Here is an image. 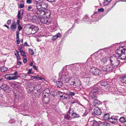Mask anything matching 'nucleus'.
Masks as SVG:
<instances>
[{
    "mask_svg": "<svg viewBox=\"0 0 126 126\" xmlns=\"http://www.w3.org/2000/svg\"><path fill=\"white\" fill-rule=\"evenodd\" d=\"M65 118L69 119L70 118V116L67 114L65 116Z\"/></svg>",
    "mask_w": 126,
    "mask_h": 126,
    "instance_id": "nucleus-49",
    "label": "nucleus"
},
{
    "mask_svg": "<svg viewBox=\"0 0 126 126\" xmlns=\"http://www.w3.org/2000/svg\"><path fill=\"white\" fill-rule=\"evenodd\" d=\"M91 72L95 75H98L102 73V71L98 68L92 67L91 68Z\"/></svg>",
    "mask_w": 126,
    "mask_h": 126,
    "instance_id": "nucleus-5",
    "label": "nucleus"
},
{
    "mask_svg": "<svg viewBox=\"0 0 126 126\" xmlns=\"http://www.w3.org/2000/svg\"><path fill=\"white\" fill-rule=\"evenodd\" d=\"M60 99H67V97L65 96V94L63 96V97L62 98H60Z\"/></svg>",
    "mask_w": 126,
    "mask_h": 126,
    "instance_id": "nucleus-48",
    "label": "nucleus"
},
{
    "mask_svg": "<svg viewBox=\"0 0 126 126\" xmlns=\"http://www.w3.org/2000/svg\"><path fill=\"white\" fill-rule=\"evenodd\" d=\"M119 121L122 123H124L126 122V120L124 117H121L119 119Z\"/></svg>",
    "mask_w": 126,
    "mask_h": 126,
    "instance_id": "nucleus-34",
    "label": "nucleus"
},
{
    "mask_svg": "<svg viewBox=\"0 0 126 126\" xmlns=\"http://www.w3.org/2000/svg\"><path fill=\"white\" fill-rule=\"evenodd\" d=\"M98 10L99 12H103L104 11V9L103 8H101L98 9Z\"/></svg>",
    "mask_w": 126,
    "mask_h": 126,
    "instance_id": "nucleus-46",
    "label": "nucleus"
},
{
    "mask_svg": "<svg viewBox=\"0 0 126 126\" xmlns=\"http://www.w3.org/2000/svg\"><path fill=\"white\" fill-rule=\"evenodd\" d=\"M8 68L5 66H3L1 67L0 69V71L2 72H3L8 70Z\"/></svg>",
    "mask_w": 126,
    "mask_h": 126,
    "instance_id": "nucleus-28",
    "label": "nucleus"
},
{
    "mask_svg": "<svg viewBox=\"0 0 126 126\" xmlns=\"http://www.w3.org/2000/svg\"><path fill=\"white\" fill-rule=\"evenodd\" d=\"M116 53L118 56L120 57V59L125 60L126 58V48L125 47H119L116 50Z\"/></svg>",
    "mask_w": 126,
    "mask_h": 126,
    "instance_id": "nucleus-1",
    "label": "nucleus"
},
{
    "mask_svg": "<svg viewBox=\"0 0 126 126\" xmlns=\"http://www.w3.org/2000/svg\"><path fill=\"white\" fill-rule=\"evenodd\" d=\"M49 89L48 88H47L46 89L44 90L43 94V95H44V94H44L45 93L46 94V95H47V96H48L49 94Z\"/></svg>",
    "mask_w": 126,
    "mask_h": 126,
    "instance_id": "nucleus-29",
    "label": "nucleus"
},
{
    "mask_svg": "<svg viewBox=\"0 0 126 126\" xmlns=\"http://www.w3.org/2000/svg\"><path fill=\"white\" fill-rule=\"evenodd\" d=\"M45 15L46 16V17L48 18L50 15V12L48 9H45Z\"/></svg>",
    "mask_w": 126,
    "mask_h": 126,
    "instance_id": "nucleus-21",
    "label": "nucleus"
},
{
    "mask_svg": "<svg viewBox=\"0 0 126 126\" xmlns=\"http://www.w3.org/2000/svg\"><path fill=\"white\" fill-rule=\"evenodd\" d=\"M43 96L44 97L43 99V101L46 104H48L49 103L50 100L49 97H47V95L46 94H44Z\"/></svg>",
    "mask_w": 126,
    "mask_h": 126,
    "instance_id": "nucleus-15",
    "label": "nucleus"
},
{
    "mask_svg": "<svg viewBox=\"0 0 126 126\" xmlns=\"http://www.w3.org/2000/svg\"><path fill=\"white\" fill-rule=\"evenodd\" d=\"M101 85L102 86L105 87L107 90H109L111 88L110 85L108 84L106 81L104 80H103L100 83Z\"/></svg>",
    "mask_w": 126,
    "mask_h": 126,
    "instance_id": "nucleus-13",
    "label": "nucleus"
},
{
    "mask_svg": "<svg viewBox=\"0 0 126 126\" xmlns=\"http://www.w3.org/2000/svg\"><path fill=\"white\" fill-rule=\"evenodd\" d=\"M99 126H109V124L107 122H103L100 123L99 125Z\"/></svg>",
    "mask_w": 126,
    "mask_h": 126,
    "instance_id": "nucleus-25",
    "label": "nucleus"
},
{
    "mask_svg": "<svg viewBox=\"0 0 126 126\" xmlns=\"http://www.w3.org/2000/svg\"><path fill=\"white\" fill-rule=\"evenodd\" d=\"M33 64V63L32 62H31L30 64V66H32Z\"/></svg>",
    "mask_w": 126,
    "mask_h": 126,
    "instance_id": "nucleus-64",
    "label": "nucleus"
},
{
    "mask_svg": "<svg viewBox=\"0 0 126 126\" xmlns=\"http://www.w3.org/2000/svg\"><path fill=\"white\" fill-rule=\"evenodd\" d=\"M11 20H9L7 22V23L8 25H9L11 23Z\"/></svg>",
    "mask_w": 126,
    "mask_h": 126,
    "instance_id": "nucleus-51",
    "label": "nucleus"
},
{
    "mask_svg": "<svg viewBox=\"0 0 126 126\" xmlns=\"http://www.w3.org/2000/svg\"><path fill=\"white\" fill-rule=\"evenodd\" d=\"M37 9L35 10V12L38 15L41 14L42 15H45V10L39 6H36Z\"/></svg>",
    "mask_w": 126,
    "mask_h": 126,
    "instance_id": "nucleus-11",
    "label": "nucleus"
},
{
    "mask_svg": "<svg viewBox=\"0 0 126 126\" xmlns=\"http://www.w3.org/2000/svg\"><path fill=\"white\" fill-rule=\"evenodd\" d=\"M18 77V76H13V75L10 74H6L5 76V78L6 79L9 80L16 79H17Z\"/></svg>",
    "mask_w": 126,
    "mask_h": 126,
    "instance_id": "nucleus-8",
    "label": "nucleus"
},
{
    "mask_svg": "<svg viewBox=\"0 0 126 126\" xmlns=\"http://www.w3.org/2000/svg\"><path fill=\"white\" fill-rule=\"evenodd\" d=\"M97 122L96 121L94 120L93 121V123L92 124V126H96L97 125Z\"/></svg>",
    "mask_w": 126,
    "mask_h": 126,
    "instance_id": "nucleus-42",
    "label": "nucleus"
},
{
    "mask_svg": "<svg viewBox=\"0 0 126 126\" xmlns=\"http://www.w3.org/2000/svg\"><path fill=\"white\" fill-rule=\"evenodd\" d=\"M72 117L73 118H78L79 117V115L76 113H72L71 114Z\"/></svg>",
    "mask_w": 126,
    "mask_h": 126,
    "instance_id": "nucleus-31",
    "label": "nucleus"
},
{
    "mask_svg": "<svg viewBox=\"0 0 126 126\" xmlns=\"http://www.w3.org/2000/svg\"><path fill=\"white\" fill-rule=\"evenodd\" d=\"M97 90V87H95L93 88L91 90L90 94L91 97L93 98H94L96 97V94L98 93Z\"/></svg>",
    "mask_w": 126,
    "mask_h": 126,
    "instance_id": "nucleus-6",
    "label": "nucleus"
},
{
    "mask_svg": "<svg viewBox=\"0 0 126 126\" xmlns=\"http://www.w3.org/2000/svg\"><path fill=\"white\" fill-rule=\"evenodd\" d=\"M21 63H22L20 61H18L17 62V64L18 65H20V64H21Z\"/></svg>",
    "mask_w": 126,
    "mask_h": 126,
    "instance_id": "nucleus-56",
    "label": "nucleus"
},
{
    "mask_svg": "<svg viewBox=\"0 0 126 126\" xmlns=\"http://www.w3.org/2000/svg\"><path fill=\"white\" fill-rule=\"evenodd\" d=\"M17 72H15L14 74L12 75H13V76H15V75H16L17 74Z\"/></svg>",
    "mask_w": 126,
    "mask_h": 126,
    "instance_id": "nucleus-61",
    "label": "nucleus"
},
{
    "mask_svg": "<svg viewBox=\"0 0 126 126\" xmlns=\"http://www.w3.org/2000/svg\"><path fill=\"white\" fill-rule=\"evenodd\" d=\"M64 68L63 67L62 71L59 73V77L62 81H65V82H67L69 79V74L67 72L64 71Z\"/></svg>",
    "mask_w": 126,
    "mask_h": 126,
    "instance_id": "nucleus-3",
    "label": "nucleus"
},
{
    "mask_svg": "<svg viewBox=\"0 0 126 126\" xmlns=\"http://www.w3.org/2000/svg\"><path fill=\"white\" fill-rule=\"evenodd\" d=\"M61 36V34L60 33H58L52 37V39L53 41H55L56 39L60 38Z\"/></svg>",
    "mask_w": 126,
    "mask_h": 126,
    "instance_id": "nucleus-17",
    "label": "nucleus"
},
{
    "mask_svg": "<svg viewBox=\"0 0 126 126\" xmlns=\"http://www.w3.org/2000/svg\"><path fill=\"white\" fill-rule=\"evenodd\" d=\"M32 8V7L31 6H29L28 7V10L29 11H30L31 10H30V9H31Z\"/></svg>",
    "mask_w": 126,
    "mask_h": 126,
    "instance_id": "nucleus-57",
    "label": "nucleus"
},
{
    "mask_svg": "<svg viewBox=\"0 0 126 126\" xmlns=\"http://www.w3.org/2000/svg\"><path fill=\"white\" fill-rule=\"evenodd\" d=\"M57 93L60 96V98H62L63 97V96L65 94L62 92L60 91H58Z\"/></svg>",
    "mask_w": 126,
    "mask_h": 126,
    "instance_id": "nucleus-30",
    "label": "nucleus"
},
{
    "mask_svg": "<svg viewBox=\"0 0 126 126\" xmlns=\"http://www.w3.org/2000/svg\"><path fill=\"white\" fill-rule=\"evenodd\" d=\"M31 78L33 79H37L38 80H41L43 81L44 80V79L43 78L39 77L38 75H37L36 76H33L31 77Z\"/></svg>",
    "mask_w": 126,
    "mask_h": 126,
    "instance_id": "nucleus-19",
    "label": "nucleus"
},
{
    "mask_svg": "<svg viewBox=\"0 0 126 126\" xmlns=\"http://www.w3.org/2000/svg\"><path fill=\"white\" fill-rule=\"evenodd\" d=\"M46 0L49 2H54L55 1V0Z\"/></svg>",
    "mask_w": 126,
    "mask_h": 126,
    "instance_id": "nucleus-55",
    "label": "nucleus"
},
{
    "mask_svg": "<svg viewBox=\"0 0 126 126\" xmlns=\"http://www.w3.org/2000/svg\"><path fill=\"white\" fill-rule=\"evenodd\" d=\"M4 27H7V28L8 29H9V28H9V26H8L7 25H6V24H5V25H4Z\"/></svg>",
    "mask_w": 126,
    "mask_h": 126,
    "instance_id": "nucleus-58",
    "label": "nucleus"
},
{
    "mask_svg": "<svg viewBox=\"0 0 126 126\" xmlns=\"http://www.w3.org/2000/svg\"><path fill=\"white\" fill-rule=\"evenodd\" d=\"M100 59H98L95 60L93 61V64L97 66H100Z\"/></svg>",
    "mask_w": 126,
    "mask_h": 126,
    "instance_id": "nucleus-22",
    "label": "nucleus"
},
{
    "mask_svg": "<svg viewBox=\"0 0 126 126\" xmlns=\"http://www.w3.org/2000/svg\"><path fill=\"white\" fill-rule=\"evenodd\" d=\"M23 62L24 63H26L27 61V59L26 58H23Z\"/></svg>",
    "mask_w": 126,
    "mask_h": 126,
    "instance_id": "nucleus-45",
    "label": "nucleus"
},
{
    "mask_svg": "<svg viewBox=\"0 0 126 126\" xmlns=\"http://www.w3.org/2000/svg\"><path fill=\"white\" fill-rule=\"evenodd\" d=\"M31 69H29V71L28 73V74H32V73H31Z\"/></svg>",
    "mask_w": 126,
    "mask_h": 126,
    "instance_id": "nucleus-53",
    "label": "nucleus"
},
{
    "mask_svg": "<svg viewBox=\"0 0 126 126\" xmlns=\"http://www.w3.org/2000/svg\"><path fill=\"white\" fill-rule=\"evenodd\" d=\"M112 0H106L104 3V4L107 5Z\"/></svg>",
    "mask_w": 126,
    "mask_h": 126,
    "instance_id": "nucleus-41",
    "label": "nucleus"
},
{
    "mask_svg": "<svg viewBox=\"0 0 126 126\" xmlns=\"http://www.w3.org/2000/svg\"><path fill=\"white\" fill-rule=\"evenodd\" d=\"M28 75H24L22 76V77L23 78H25L27 76H28Z\"/></svg>",
    "mask_w": 126,
    "mask_h": 126,
    "instance_id": "nucleus-60",
    "label": "nucleus"
},
{
    "mask_svg": "<svg viewBox=\"0 0 126 126\" xmlns=\"http://www.w3.org/2000/svg\"><path fill=\"white\" fill-rule=\"evenodd\" d=\"M78 103V101L76 100H73L72 102V104H73L75 103Z\"/></svg>",
    "mask_w": 126,
    "mask_h": 126,
    "instance_id": "nucleus-52",
    "label": "nucleus"
},
{
    "mask_svg": "<svg viewBox=\"0 0 126 126\" xmlns=\"http://www.w3.org/2000/svg\"><path fill=\"white\" fill-rule=\"evenodd\" d=\"M28 29L31 31L30 33L33 34L38 31V28L37 26L32 25Z\"/></svg>",
    "mask_w": 126,
    "mask_h": 126,
    "instance_id": "nucleus-12",
    "label": "nucleus"
},
{
    "mask_svg": "<svg viewBox=\"0 0 126 126\" xmlns=\"http://www.w3.org/2000/svg\"><path fill=\"white\" fill-rule=\"evenodd\" d=\"M108 56H104L101 59V61L104 64L106 63L108 61Z\"/></svg>",
    "mask_w": 126,
    "mask_h": 126,
    "instance_id": "nucleus-18",
    "label": "nucleus"
},
{
    "mask_svg": "<svg viewBox=\"0 0 126 126\" xmlns=\"http://www.w3.org/2000/svg\"><path fill=\"white\" fill-rule=\"evenodd\" d=\"M52 21V20L51 19L48 18H47V21H46L45 24L47 25L49 24Z\"/></svg>",
    "mask_w": 126,
    "mask_h": 126,
    "instance_id": "nucleus-37",
    "label": "nucleus"
},
{
    "mask_svg": "<svg viewBox=\"0 0 126 126\" xmlns=\"http://www.w3.org/2000/svg\"><path fill=\"white\" fill-rule=\"evenodd\" d=\"M47 18H45L43 17H40V20L41 22L45 24L46 21H47Z\"/></svg>",
    "mask_w": 126,
    "mask_h": 126,
    "instance_id": "nucleus-23",
    "label": "nucleus"
},
{
    "mask_svg": "<svg viewBox=\"0 0 126 126\" xmlns=\"http://www.w3.org/2000/svg\"><path fill=\"white\" fill-rule=\"evenodd\" d=\"M110 118L109 117V114L108 113L105 114L104 115L103 119L105 120H108L109 121V119Z\"/></svg>",
    "mask_w": 126,
    "mask_h": 126,
    "instance_id": "nucleus-27",
    "label": "nucleus"
},
{
    "mask_svg": "<svg viewBox=\"0 0 126 126\" xmlns=\"http://www.w3.org/2000/svg\"><path fill=\"white\" fill-rule=\"evenodd\" d=\"M117 117L115 116H111L109 119V121L111 123H115L117 121Z\"/></svg>",
    "mask_w": 126,
    "mask_h": 126,
    "instance_id": "nucleus-14",
    "label": "nucleus"
},
{
    "mask_svg": "<svg viewBox=\"0 0 126 126\" xmlns=\"http://www.w3.org/2000/svg\"><path fill=\"white\" fill-rule=\"evenodd\" d=\"M74 110L73 108H70L69 109V114H70L71 113H72V112H73L74 111Z\"/></svg>",
    "mask_w": 126,
    "mask_h": 126,
    "instance_id": "nucleus-44",
    "label": "nucleus"
},
{
    "mask_svg": "<svg viewBox=\"0 0 126 126\" xmlns=\"http://www.w3.org/2000/svg\"><path fill=\"white\" fill-rule=\"evenodd\" d=\"M109 60L110 63L114 68L121 63H120V61L114 55L110 56Z\"/></svg>",
    "mask_w": 126,
    "mask_h": 126,
    "instance_id": "nucleus-4",
    "label": "nucleus"
},
{
    "mask_svg": "<svg viewBox=\"0 0 126 126\" xmlns=\"http://www.w3.org/2000/svg\"><path fill=\"white\" fill-rule=\"evenodd\" d=\"M24 5L23 3H21L20 5V7L21 8H22L24 7Z\"/></svg>",
    "mask_w": 126,
    "mask_h": 126,
    "instance_id": "nucleus-54",
    "label": "nucleus"
},
{
    "mask_svg": "<svg viewBox=\"0 0 126 126\" xmlns=\"http://www.w3.org/2000/svg\"><path fill=\"white\" fill-rule=\"evenodd\" d=\"M36 6L37 7L39 6L40 8L43 9L45 11V9H47V7L48 5L47 4L44 2H40L37 3Z\"/></svg>",
    "mask_w": 126,
    "mask_h": 126,
    "instance_id": "nucleus-9",
    "label": "nucleus"
},
{
    "mask_svg": "<svg viewBox=\"0 0 126 126\" xmlns=\"http://www.w3.org/2000/svg\"><path fill=\"white\" fill-rule=\"evenodd\" d=\"M122 83L126 84V75H123L120 77Z\"/></svg>",
    "mask_w": 126,
    "mask_h": 126,
    "instance_id": "nucleus-20",
    "label": "nucleus"
},
{
    "mask_svg": "<svg viewBox=\"0 0 126 126\" xmlns=\"http://www.w3.org/2000/svg\"><path fill=\"white\" fill-rule=\"evenodd\" d=\"M11 28L12 30L14 31L16 28V25L15 23H13L11 26Z\"/></svg>",
    "mask_w": 126,
    "mask_h": 126,
    "instance_id": "nucleus-32",
    "label": "nucleus"
},
{
    "mask_svg": "<svg viewBox=\"0 0 126 126\" xmlns=\"http://www.w3.org/2000/svg\"><path fill=\"white\" fill-rule=\"evenodd\" d=\"M20 53H21V55L23 57H26V56L25 54V52L24 51H21Z\"/></svg>",
    "mask_w": 126,
    "mask_h": 126,
    "instance_id": "nucleus-43",
    "label": "nucleus"
},
{
    "mask_svg": "<svg viewBox=\"0 0 126 126\" xmlns=\"http://www.w3.org/2000/svg\"><path fill=\"white\" fill-rule=\"evenodd\" d=\"M68 82L71 86L74 87L80 86L81 84L78 78H73L71 77L68 80Z\"/></svg>",
    "mask_w": 126,
    "mask_h": 126,
    "instance_id": "nucleus-2",
    "label": "nucleus"
},
{
    "mask_svg": "<svg viewBox=\"0 0 126 126\" xmlns=\"http://www.w3.org/2000/svg\"><path fill=\"white\" fill-rule=\"evenodd\" d=\"M114 68L110 64H109L106 65L104 66L102 68V69L106 72V71H111Z\"/></svg>",
    "mask_w": 126,
    "mask_h": 126,
    "instance_id": "nucleus-7",
    "label": "nucleus"
},
{
    "mask_svg": "<svg viewBox=\"0 0 126 126\" xmlns=\"http://www.w3.org/2000/svg\"><path fill=\"white\" fill-rule=\"evenodd\" d=\"M29 51L31 55H33L34 54V52L32 49L29 48Z\"/></svg>",
    "mask_w": 126,
    "mask_h": 126,
    "instance_id": "nucleus-40",
    "label": "nucleus"
},
{
    "mask_svg": "<svg viewBox=\"0 0 126 126\" xmlns=\"http://www.w3.org/2000/svg\"><path fill=\"white\" fill-rule=\"evenodd\" d=\"M8 87L6 84H3L1 86V88L2 89H4V90H5L7 89Z\"/></svg>",
    "mask_w": 126,
    "mask_h": 126,
    "instance_id": "nucleus-33",
    "label": "nucleus"
},
{
    "mask_svg": "<svg viewBox=\"0 0 126 126\" xmlns=\"http://www.w3.org/2000/svg\"><path fill=\"white\" fill-rule=\"evenodd\" d=\"M93 102L95 104H97L98 105H99L100 104V102L98 100L94 99L93 100Z\"/></svg>",
    "mask_w": 126,
    "mask_h": 126,
    "instance_id": "nucleus-36",
    "label": "nucleus"
},
{
    "mask_svg": "<svg viewBox=\"0 0 126 126\" xmlns=\"http://www.w3.org/2000/svg\"><path fill=\"white\" fill-rule=\"evenodd\" d=\"M33 68L35 70H36L37 69V68L36 67V66L35 65H33Z\"/></svg>",
    "mask_w": 126,
    "mask_h": 126,
    "instance_id": "nucleus-59",
    "label": "nucleus"
},
{
    "mask_svg": "<svg viewBox=\"0 0 126 126\" xmlns=\"http://www.w3.org/2000/svg\"><path fill=\"white\" fill-rule=\"evenodd\" d=\"M67 94L71 96H74L75 94V93L70 91H68L67 93Z\"/></svg>",
    "mask_w": 126,
    "mask_h": 126,
    "instance_id": "nucleus-39",
    "label": "nucleus"
},
{
    "mask_svg": "<svg viewBox=\"0 0 126 126\" xmlns=\"http://www.w3.org/2000/svg\"><path fill=\"white\" fill-rule=\"evenodd\" d=\"M24 46H28V45L27 43V42H25L24 43Z\"/></svg>",
    "mask_w": 126,
    "mask_h": 126,
    "instance_id": "nucleus-62",
    "label": "nucleus"
},
{
    "mask_svg": "<svg viewBox=\"0 0 126 126\" xmlns=\"http://www.w3.org/2000/svg\"><path fill=\"white\" fill-rule=\"evenodd\" d=\"M17 24L18 25V30L19 31H20L21 29H22V28H21L20 24L19 23V22H17Z\"/></svg>",
    "mask_w": 126,
    "mask_h": 126,
    "instance_id": "nucleus-38",
    "label": "nucleus"
},
{
    "mask_svg": "<svg viewBox=\"0 0 126 126\" xmlns=\"http://www.w3.org/2000/svg\"><path fill=\"white\" fill-rule=\"evenodd\" d=\"M56 83L57 87L59 88H60L62 86L63 83L61 81H57Z\"/></svg>",
    "mask_w": 126,
    "mask_h": 126,
    "instance_id": "nucleus-24",
    "label": "nucleus"
},
{
    "mask_svg": "<svg viewBox=\"0 0 126 126\" xmlns=\"http://www.w3.org/2000/svg\"><path fill=\"white\" fill-rule=\"evenodd\" d=\"M14 52L15 53V55L16 56L17 60H19L20 59H18V57H19V55L18 54V53L17 51L16 50L15 51H14Z\"/></svg>",
    "mask_w": 126,
    "mask_h": 126,
    "instance_id": "nucleus-35",
    "label": "nucleus"
},
{
    "mask_svg": "<svg viewBox=\"0 0 126 126\" xmlns=\"http://www.w3.org/2000/svg\"><path fill=\"white\" fill-rule=\"evenodd\" d=\"M84 80L86 84L87 85H89L90 84V79L89 77H87L84 79Z\"/></svg>",
    "mask_w": 126,
    "mask_h": 126,
    "instance_id": "nucleus-26",
    "label": "nucleus"
},
{
    "mask_svg": "<svg viewBox=\"0 0 126 126\" xmlns=\"http://www.w3.org/2000/svg\"><path fill=\"white\" fill-rule=\"evenodd\" d=\"M17 42L16 44H19L20 43V41L19 40V39H17L16 41Z\"/></svg>",
    "mask_w": 126,
    "mask_h": 126,
    "instance_id": "nucleus-50",
    "label": "nucleus"
},
{
    "mask_svg": "<svg viewBox=\"0 0 126 126\" xmlns=\"http://www.w3.org/2000/svg\"><path fill=\"white\" fill-rule=\"evenodd\" d=\"M19 51L20 53L21 52V51H23L22 50V48L21 47L19 48Z\"/></svg>",
    "mask_w": 126,
    "mask_h": 126,
    "instance_id": "nucleus-63",
    "label": "nucleus"
},
{
    "mask_svg": "<svg viewBox=\"0 0 126 126\" xmlns=\"http://www.w3.org/2000/svg\"><path fill=\"white\" fill-rule=\"evenodd\" d=\"M23 14V12H22L21 13V14L20 12V11H19L18 12V14L17 15V21L18 22V21H19V22H20V19H21L22 18V15Z\"/></svg>",
    "mask_w": 126,
    "mask_h": 126,
    "instance_id": "nucleus-16",
    "label": "nucleus"
},
{
    "mask_svg": "<svg viewBox=\"0 0 126 126\" xmlns=\"http://www.w3.org/2000/svg\"><path fill=\"white\" fill-rule=\"evenodd\" d=\"M94 112L92 114L94 116L100 115L102 113L101 109L98 107V106L94 108Z\"/></svg>",
    "mask_w": 126,
    "mask_h": 126,
    "instance_id": "nucleus-10",
    "label": "nucleus"
},
{
    "mask_svg": "<svg viewBox=\"0 0 126 126\" xmlns=\"http://www.w3.org/2000/svg\"><path fill=\"white\" fill-rule=\"evenodd\" d=\"M32 0H27L26 2L28 4H30L32 3Z\"/></svg>",
    "mask_w": 126,
    "mask_h": 126,
    "instance_id": "nucleus-47",
    "label": "nucleus"
}]
</instances>
